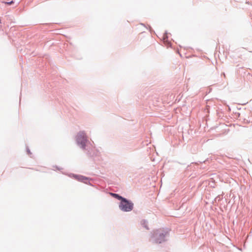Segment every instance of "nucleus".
Returning <instances> with one entry per match:
<instances>
[{
	"label": "nucleus",
	"instance_id": "2",
	"mask_svg": "<svg viewBox=\"0 0 252 252\" xmlns=\"http://www.w3.org/2000/svg\"><path fill=\"white\" fill-rule=\"evenodd\" d=\"M77 140L78 143H80L82 145V147L84 148L87 141L86 136L84 131H81L78 133Z\"/></svg>",
	"mask_w": 252,
	"mask_h": 252
},
{
	"label": "nucleus",
	"instance_id": "3",
	"mask_svg": "<svg viewBox=\"0 0 252 252\" xmlns=\"http://www.w3.org/2000/svg\"><path fill=\"white\" fill-rule=\"evenodd\" d=\"M166 233L160 232L157 231L155 233V236L156 237L159 236V238H157V239L156 240V243H161L162 241H164V237L166 235Z\"/></svg>",
	"mask_w": 252,
	"mask_h": 252
},
{
	"label": "nucleus",
	"instance_id": "5",
	"mask_svg": "<svg viewBox=\"0 0 252 252\" xmlns=\"http://www.w3.org/2000/svg\"><path fill=\"white\" fill-rule=\"evenodd\" d=\"M14 3V1H11L10 2H5V4H8V5H11L12 4H13Z\"/></svg>",
	"mask_w": 252,
	"mask_h": 252
},
{
	"label": "nucleus",
	"instance_id": "1",
	"mask_svg": "<svg viewBox=\"0 0 252 252\" xmlns=\"http://www.w3.org/2000/svg\"><path fill=\"white\" fill-rule=\"evenodd\" d=\"M120 209L124 212H129L133 208V204L132 202L123 198L119 204Z\"/></svg>",
	"mask_w": 252,
	"mask_h": 252
},
{
	"label": "nucleus",
	"instance_id": "6",
	"mask_svg": "<svg viewBox=\"0 0 252 252\" xmlns=\"http://www.w3.org/2000/svg\"><path fill=\"white\" fill-rule=\"evenodd\" d=\"M28 154H31V153H30V152L29 150H28Z\"/></svg>",
	"mask_w": 252,
	"mask_h": 252
},
{
	"label": "nucleus",
	"instance_id": "4",
	"mask_svg": "<svg viewBox=\"0 0 252 252\" xmlns=\"http://www.w3.org/2000/svg\"><path fill=\"white\" fill-rule=\"evenodd\" d=\"M111 195H112L113 196L115 197V198H116L118 199L119 200H121L123 198V197H122V196H120L119 195H118V194H115V193H111Z\"/></svg>",
	"mask_w": 252,
	"mask_h": 252
}]
</instances>
